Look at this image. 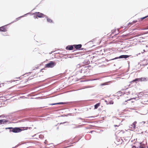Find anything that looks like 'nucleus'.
<instances>
[{"mask_svg": "<svg viewBox=\"0 0 148 148\" xmlns=\"http://www.w3.org/2000/svg\"><path fill=\"white\" fill-rule=\"evenodd\" d=\"M31 127H9L6 128V129H10V132H13L14 133H18L25 130H27L29 128L30 129Z\"/></svg>", "mask_w": 148, "mask_h": 148, "instance_id": "nucleus-1", "label": "nucleus"}, {"mask_svg": "<svg viewBox=\"0 0 148 148\" xmlns=\"http://www.w3.org/2000/svg\"><path fill=\"white\" fill-rule=\"evenodd\" d=\"M147 81V79L145 77H142L140 78H138L134 79L132 81V82H136V83H137L136 81Z\"/></svg>", "mask_w": 148, "mask_h": 148, "instance_id": "nucleus-2", "label": "nucleus"}, {"mask_svg": "<svg viewBox=\"0 0 148 148\" xmlns=\"http://www.w3.org/2000/svg\"><path fill=\"white\" fill-rule=\"evenodd\" d=\"M56 64V63L53 61H51L49 63L45 65V67L47 68H52Z\"/></svg>", "mask_w": 148, "mask_h": 148, "instance_id": "nucleus-3", "label": "nucleus"}, {"mask_svg": "<svg viewBox=\"0 0 148 148\" xmlns=\"http://www.w3.org/2000/svg\"><path fill=\"white\" fill-rule=\"evenodd\" d=\"M34 14H36V15L34 16L35 18H37L38 17H43L45 16L43 14L39 12H36L34 13Z\"/></svg>", "mask_w": 148, "mask_h": 148, "instance_id": "nucleus-4", "label": "nucleus"}, {"mask_svg": "<svg viewBox=\"0 0 148 148\" xmlns=\"http://www.w3.org/2000/svg\"><path fill=\"white\" fill-rule=\"evenodd\" d=\"M66 49L69 50H71L74 49L73 45L68 46L66 47Z\"/></svg>", "mask_w": 148, "mask_h": 148, "instance_id": "nucleus-5", "label": "nucleus"}, {"mask_svg": "<svg viewBox=\"0 0 148 148\" xmlns=\"http://www.w3.org/2000/svg\"><path fill=\"white\" fill-rule=\"evenodd\" d=\"M73 46L74 47V49L75 48L77 50H78L81 48L82 46V45L81 44H79L77 45H73Z\"/></svg>", "mask_w": 148, "mask_h": 148, "instance_id": "nucleus-6", "label": "nucleus"}, {"mask_svg": "<svg viewBox=\"0 0 148 148\" xmlns=\"http://www.w3.org/2000/svg\"><path fill=\"white\" fill-rule=\"evenodd\" d=\"M129 56H128V55H121V56H119L118 57L115 58V59H118V58H128L129 57Z\"/></svg>", "mask_w": 148, "mask_h": 148, "instance_id": "nucleus-7", "label": "nucleus"}, {"mask_svg": "<svg viewBox=\"0 0 148 148\" xmlns=\"http://www.w3.org/2000/svg\"><path fill=\"white\" fill-rule=\"evenodd\" d=\"M7 31L6 28L4 26L0 27V31L2 32H5Z\"/></svg>", "mask_w": 148, "mask_h": 148, "instance_id": "nucleus-8", "label": "nucleus"}, {"mask_svg": "<svg viewBox=\"0 0 148 148\" xmlns=\"http://www.w3.org/2000/svg\"><path fill=\"white\" fill-rule=\"evenodd\" d=\"M136 122H134L131 125V127L132 128H133L134 129H135L136 127Z\"/></svg>", "mask_w": 148, "mask_h": 148, "instance_id": "nucleus-9", "label": "nucleus"}, {"mask_svg": "<svg viewBox=\"0 0 148 148\" xmlns=\"http://www.w3.org/2000/svg\"><path fill=\"white\" fill-rule=\"evenodd\" d=\"M100 103H98L96 104H95V109H97L98 107H99L100 106Z\"/></svg>", "mask_w": 148, "mask_h": 148, "instance_id": "nucleus-10", "label": "nucleus"}, {"mask_svg": "<svg viewBox=\"0 0 148 148\" xmlns=\"http://www.w3.org/2000/svg\"><path fill=\"white\" fill-rule=\"evenodd\" d=\"M47 21L49 23H52L53 22V21L49 18H47Z\"/></svg>", "mask_w": 148, "mask_h": 148, "instance_id": "nucleus-11", "label": "nucleus"}, {"mask_svg": "<svg viewBox=\"0 0 148 148\" xmlns=\"http://www.w3.org/2000/svg\"><path fill=\"white\" fill-rule=\"evenodd\" d=\"M136 22H137V21H133L132 22V23H129L128 24V25L130 27L134 23H136Z\"/></svg>", "mask_w": 148, "mask_h": 148, "instance_id": "nucleus-12", "label": "nucleus"}, {"mask_svg": "<svg viewBox=\"0 0 148 148\" xmlns=\"http://www.w3.org/2000/svg\"><path fill=\"white\" fill-rule=\"evenodd\" d=\"M64 104L63 103L61 102V103H55L50 104V105H56V104Z\"/></svg>", "mask_w": 148, "mask_h": 148, "instance_id": "nucleus-13", "label": "nucleus"}, {"mask_svg": "<svg viewBox=\"0 0 148 148\" xmlns=\"http://www.w3.org/2000/svg\"><path fill=\"white\" fill-rule=\"evenodd\" d=\"M6 120L3 119V120H0V124H2V123L6 122Z\"/></svg>", "mask_w": 148, "mask_h": 148, "instance_id": "nucleus-14", "label": "nucleus"}, {"mask_svg": "<svg viewBox=\"0 0 148 148\" xmlns=\"http://www.w3.org/2000/svg\"><path fill=\"white\" fill-rule=\"evenodd\" d=\"M19 80H16V79H15V80H12L10 81V82H15V81H18Z\"/></svg>", "mask_w": 148, "mask_h": 148, "instance_id": "nucleus-15", "label": "nucleus"}, {"mask_svg": "<svg viewBox=\"0 0 148 148\" xmlns=\"http://www.w3.org/2000/svg\"><path fill=\"white\" fill-rule=\"evenodd\" d=\"M148 17V15L147 16H146L144 17H143V18H142L141 19L142 20H143V19L146 18H147V17Z\"/></svg>", "mask_w": 148, "mask_h": 148, "instance_id": "nucleus-16", "label": "nucleus"}, {"mask_svg": "<svg viewBox=\"0 0 148 148\" xmlns=\"http://www.w3.org/2000/svg\"><path fill=\"white\" fill-rule=\"evenodd\" d=\"M137 148H145L144 147H143L142 146H140V147H137Z\"/></svg>", "mask_w": 148, "mask_h": 148, "instance_id": "nucleus-17", "label": "nucleus"}, {"mask_svg": "<svg viewBox=\"0 0 148 148\" xmlns=\"http://www.w3.org/2000/svg\"><path fill=\"white\" fill-rule=\"evenodd\" d=\"M120 125H114V126L115 127H118V126H119Z\"/></svg>", "mask_w": 148, "mask_h": 148, "instance_id": "nucleus-18", "label": "nucleus"}, {"mask_svg": "<svg viewBox=\"0 0 148 148\" xmlns=\"http://www.w3.org/2000/svg\"><path fill=\"white\" fill-rule=\"evenodd\" d=\"M15 79H19V80L21 79L20 77H16V78H15Z\"/></svg>", "mask_w": 148, "mask_h": 148, "instance_id": "nucleus-19", "label": "nucleus"}, {"mask_svg": "<svg viewBox=\"0 0 148 148\" xmlns=\"http://www.w3.org/2000/svg\"><path fill=\"white\" fill-rule=\"evenodd\" d=\"M131 99H128L127 100H126L125 101V102H126L127 101H130Z\"/></svg>", "mask_w": 148, "mask_h": 148, "instance_id": "nucleus-20", "label": "nucleus"}, {"mask_svg": "<svg viewBox=\"0 0 148 148\" xmlns=\"http://www.w3.org/2000/svg\"><path fill=\"white\" fill-rule=\"evenodd\" d=\"M90 117L94 118V117H95V116H89V117H87V118H90Z\"/></svg>", "mask_w": 148, "mask_h": 148, "instance_id": "nucleus-21", "label": "nucleus"}, {"mask_svg": "<svg viewBox=\"0 0 148 148\" xmlns=\"http://www.w3.org/2000/svg\"><path fill=\"white\" fill-rule=\"evenodd\" d=\"M145 29H148V26L146 27Z\"/></svg>", "mask_w": 148, "mask_h": 148, "instance_id": "nucleus-22", "label": "nucleus"}, {"mask_svg": "<svg viewBox=\"0 0 148 148\" xmlns=\"http://www.w3.org/2000/svg\"><path fill=\"white\" fill-rule=\"evenodd\" d=\"M123 104H126L125 103H123Z\"/></svg>", "mask_w": 148, "mask_h": 148, "instance_id": "nucleus-23", "label": "nucleus"}, {"mask_svg": "<svg viewBox=\"0 0 148 148\" xmlns=\"http://www.w3.org/2000/svg\"><path fill=\"white\" fill-rule=\"evenodd\" d=\"M131 102H133L132 101H131Z\"/></svg>", "mask_w": 148, "mask_h": 148, "instance_id": "nucleus-24", "label": "nucleus"}, {"mask_svg": "<svg viewBox=\"0 0 148 148\" xmlns=\"http://www.w3.org/2000/svg\"><path fill=\"white\" fill-rule=\"evenodd\" d=\"M143 51H145V50H144Z\"/></svg>", "mask_w": 148, "mask_h": 148, "instance_id": "nucleus-25", "label": "nucleus"}]
</instances>
